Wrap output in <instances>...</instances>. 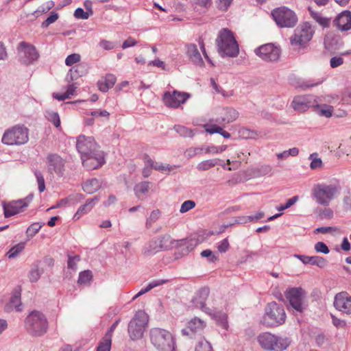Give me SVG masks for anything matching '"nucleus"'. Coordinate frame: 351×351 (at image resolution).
<instances>
[{
    "label": "nucleus",
    "instance_id": "19",
    "mask_svg": "<svg viewBox=\"0 0 351 351\" xmlns=\"http://www.w3.org/2000/svg\"><path fill=\"white\" fill-rule=\"evenodd\" d=\"M334 306L339 311L351 313V296L346 292L337 293L335 297Z\"/></svg>",
    "mask_w": 351,
    "mask_h": 351
},
{
    "label": "nucleus",
    "instance_id": "6",
    "mask_svg": "<svg viewBox=\"0 0 351 351\" xmlns=\"http://www.w3.org/2000/svg\"><path fill=\"white\" fill-rule=\"evenodd\" d=\"M271 16L276 25L281 28L293 27L298 23V17L295 13L285 6L272 10Z\"/></svg>",
    "mask_w": 351,
    "mask_h": 351
},
{
    "label": "nucleus",
    "instance_id": "1",
    "mask_svg": "<svg viewBox=\"0 0 351 351\" xmlns=\"http://www.w3.org/2000/svg\"><path fill=\"white\" fill-rule=\"evenodd\" d=\"M217 51L221 57H237L239 53V45L233 32L228 28L221 29L216 39Z\"/></svg>",
    "mask_w": 351,
    "mask_h": 351
},
{
    "label": "nucleus",
    "instance_id": "39",
    "mask_svg": "<svg viewBox=\"0 0 351 351\" xmlns=\"http://www.w3.org/2000/svg\"><path fill=\"white\" fill-rule=\"evenodd\" d=\"M165 282H166V280H154V281L149 282L148 284V285L145 289H141L137 294H136L133 297L132 300H134L136 299L139 296H141V295L146 293L147 292L149 291L150 290H152L154 287H158L159 285H161L164 284Z\"/></svg>",
    "mask_w": 351,
    "mask_h": 351
},
{
    "label": "nucleus",
    "instance_id": "49",
    "mask_svg": "<svg viewBox=\"0 0 351 351\" xmlns=\"http://www.w3.org/2000/svg\"><path fill=\"white\" fill-rule=\"evenodd\" d=\"M59 17V15L57 12L53 11L50 13L49 16L47 18L45 21H44L41 24V27L46 28L49 27L51 24L56 22Z\"/></svg>",
    "mask_w": 351,
    "mask_h": 351
},
{
    "label": "nucleus",
    "instance_id": "26",
    "mask_svg": "<svg viewBox=\"0 0 351 351\" xmlns=\"http://www.w3.org/2000/svg\"><path fill=\"white\" fill-rule=\"evenodd\" d=\"M275 339L276 336L269 332L262 333L258 337V341L261 347L268 350H272Z\"/></svg>",
    "mask_w": 351,
    "mask_h": 351
},
{
    "label": "nucleus",
    "instance_id": "27",
    "mask_svg": "<svg viewBox=\"0 0 351 351\" xmlns=\"http://www.w3.org/2000/svg\"><path fill=\"white\" fill-rule=\"evenodd\" d=\"M99 201L98 196H95L93 198L88 199L86 204L81 206L76 213L75 214L73 219L75 220L79 219L82 215L89 212L94 206L96 202Z\"/></svg>",
    "mask_w": 351,
    "mask_h": 351
},
{
    "label": "nucleus",
    "instance_id": "60",
    "mask_svg": "<svg viewBox=\"0 0 351 351\" xmlns=\"http://www.w3.org/2000/svg\"><path fill=\"white\" fill-rule=\"evenodd\" d=\"M298 200V196H293V197L288 199L286 204L285 205H280L277 208V210L279 211L284 210L290 208L293 206L297 201Z\"/></svg>",
    "mask_w": 351,
    "mask_h": 351
},
{
    "label": "nucleus",
    "instance_id": "54",
    "mask_svg": "<svg viewBox=\"0 0 351 351\" xmlns=\"http://www.w3.org/2000/svg\"><path fill=\"white\" fill-rule=\"evenodd\" d=\"M10 304L14 306L16 311L20 312L22 311L21 297L20 295H14L10 300Z\"/></svg>",
    "mask_w": 351,
    "mask_h": 351
},
{
    "label": "nucleus",
    "instance_id": "9",
    "mask_svg": "<svg viewBox=\"0 0 351 351\" xmlns=\"http://www.w3.org/2000/svg\"><path fill=\"white\" fill-rule=\"evenodd\" d=\"M313 30L308 23H304L299 25L294 34L290 38L291 45L295 47H304L311 40L313 34Z\"/></svg>",
    "mask_w": 351,
    "mask_h": 351
},
{
    "label": "nucleus",
    "instance_id": "20",
    "mask_svg": "<svg viewBox=\"0 0 351 351\" xmlns=\"http://www.w3.org/2000/svg\"><path fill=\"white\" fill-rule=\"evenodd\" d=\"M219 114L220 117H217L216 119V122L219 124L232 123L239 117L238 111L229 107H226L221 109Z\"/></svg>",
    "mask_w": 351,
    "mask_h": 351
},
{
    "label": "nucleus",
    "instance_id": "12",
    "mask_svg": "<svg viewBox=\"0 0 351 351\" xmlns=\"http://www.w3.org/2000/svg\"><path fill=\"white\" fill-rule=\"evenodd\" d=\"M254 52L265 61L275 62L279 59L281 51L279 47L268 43L256 48Z\"/></svg>",
    "mask_w": 351,
    "mask_h": 351
},
{
    "label": "nucleus",
    "instance_id": "59",
    "mask_svg": "<svg viewBox=\"0 0 351 351\" xmlns=\"http://www.w3.org/2000/svg\"><path fill=\"white\" fill-rule=\"evenodd\" d=\"M315 250L317 252L327 254L329 253V249L326 244L322 241H319L315 245Z\"/></svg>",
    "mask_w": 351,
    "mask_h": 351
},
{
    "label": "nucleus",
    "instance_id": "36",
    "mask_svg": "<svg viewBox=\"0 0 351 351\" xmlns=\"http://www.w3.org/2000/svg\"><path fill=\"white\" fill-rule=\"evenodd\" d=\"M314 110L322 117H330L332 114L333 108L330 106L324 105L323 106L319 105L313 106Z\"/></svg>",
    "mask_w": 351,
    "mask_h": 351
},
{
    "label": "nucleus",
    "instance_id": "10",
    "mask_svg": "<svg viewBox=\"0 0 351 351\" xmlns=\"http://www.w3.org/2000/svg\"><path fill=\"white\" fill-rule=\"evenodd\" d=\"M285 295L294 310L299 313L303 312L305 308L303 302L306 298V292L302 288H289L285 291Z\"/></svg>",
    "mask_w": 351,
    "mask_h": 351
},
{
    "label": "nucleus",
    "instance_id": "38",
    "mask_svg": "<svg viewBox=\"0 0 351 351\" xmlns=\"http://www.w3.org/2000/svg\"><path fill=\"white\" fill-rule=\"evenodd\" d=\"M83 69L84 66L81 64H77L72 67L69 70V73L67 74L66 80L68 82H69V80L77 79L79 76H80L82 74Z\"/></svg>",
    "mask_w": 351,
    "mask_h": 351
},
{
    "label": "nucleus",
    "instance_id": "63",
    "mask_svg": "<svg viewBox=\"0 0 351 351\" xmlns=\"http://www.w3.org/2000/svg\"><path fill=\"white\" fill-rule=\"evenodd\" d=\"M230 247V244L228 239H223L218 245L217 249L221 253L226 252Z\"/></svg>",
    "mask_w": 351,
    "mask_h": 351
},
{
    "label": "nucleus",
    "instance_id": "43",
    "mask_svg": "<svg viewBox=\"0 0 351 351\" xmlns=\"http://www.w3.org/2000/svg\"><path fill=\"white\" fill-rule=\"evenodd\" d=\"M317 156L318 154L317 153H313L309 156V159L311 160L310 167L312 169H316L322 167V160L320 158H318Z\"/></svg>",
    "mask_w": 351,
    "mask_h": 351
},
{
    "label": "nucleus",
    "instance_id": "2",
    "mask_svg": "<svg viewBox=\"0 0 351 351\" xmlns=\"http://www.w3.org/2000/svg\"><path fill=\"white\" fill-rule=\"evenodd\" d=\"M25 327L30 335L40 337L47 332L48 322L43 313L33 311L25 318Z\"/></svg>",
    "mask_w": 351,
    "mask_h": 351
},
{
    "label": "nucleus",
    "instance_id": "41",
    "mask_svg": "<svg viewBox=\"0 0 351 351\" xmlns=\"http://www.w3.org/2000/svg\"><path fill=\"white\" fill-rule=\"evenodd\" d=\"M25 248V243L21 242L13 246L7 253L9 258L16 257Z\"/></svg>",
    "mask_w": 351,
    "mask_h": 351
},
{
    "label": "nucleus",
    "instance_id": "56",
    "mask_svg": "<svg viewBox=\"0 0 351 351\" xmlns=\"http://www.w3.org/2000/svg\"><path fill=\"white\" fill-rule=\"evenodd\" d=\"M92 14H90L88 11H84L81 8H77L74 12V16L81 19H88Z\"/></svg>",
    "mask_w": 351,
    "mask_h": 351
},
{
    "label": "nucleus",
    "instance_id": "32",
    "mask_svg": "<svg viewBox=\"0 0 351 351\" xmlns=\"http://www.w3.org/2000/svg\"><path fill=\"white\" fill-rule=\"evenodd\" d=\"M290 344V341L287 337H280L276 336V339L274 343L272 350L274 351H283L286 350Z\"/></svg>",
    "mask_w": 351,
    "mask_h": 351
},
{
    "label": "nucleus",
    "instance_id": "42",
    "mask_svg": "<svg viewBox=\"0 0 351 351\" xmlns=\"http://www.w3.org/2000/svg\"><path fill=\"white\" fill-rule=\"evenodd\" d=\"M33 172L35 177L36 178L38 190L40 193H43L45 190V183L43 173L38 169H34Z\"/></svg>",
    "mask_w": 351,
    "mask_h": 351
},
{
    "label": "nucleus",
    "instance_id": "62",
    "mask_svg": "<svg viewBox=\"0 0 351 351\" xmlns=\"http://www.w3.org/2000/svg\"><path fill=\"white\" fill-rule=\"evenodd\" d=\"M232 0H217V8L223 11H226L232 3Z\"/></svg>",
    "mask_w": 351,
    "mask_h": 351
},
{
    "label": "nucleus",
    "instance_id": "17",
    "mask_svg": "<svg viewBox=\"0 0 351 351\" xmlns=\"http://www.w3.org/2000/svg\"><path fill=\"white\" fill-rule=\"evenodd\" d=\"M83 166L88 170H93L100 167L104 162V152L101 150L81 157Z\"/></svg>",
    "mask_w": 351,
    "mask_h": 351
},
{
    "label": "nucleus",
    "instance_id": "46",
    "mask_svg": "<svg viewBox=\"0 0 351 351\" xmlns=\"http://www.w3.org/2000/svg\"><path fill=\"white\" fill-rule=\"evenodd\" d=\"M160 216V211L159 210H153L150 216L147 219L145 226L147 229H149L152 224L156 222Z\"/></svg>",
    "mask_w": 351,
    "mask_h": 351
},
{
    "label": "nucleus",
    "instance_id": "18",
    "mask_svg": "<svg viewBox=\"0 0 351 351\" xmlns=\"http://www.w3.org/2000/svg\"><path fill=\"white\" fill-rule=\"evenodd\" d=\"M169 238V236L163 235L151 240L143 248V254L146 256H151L164 249V243L167 241Z\"/></svg>",
    "mask_w": 351,
    "mask_h": 351
},
{
    "label": "nucleus",
    "instance_id": "51",
    "mask_svg": "<svg viewBox=\"0 0 351 351\" xmlns=\"http://www.w3.org/2000/svg\"><path fill=\"white\" fill-rule=\"evenodd\" d=\"M239 134H240L241 136H242V138H246V139L255 138L256 136H257L256 132H255L254 130H251L245 128H241L239 130Z\"/></svg>",
    "mask_w": 351,
    "mask_h": 351
},
{
    "label": "nucleus",
    "instance_id": "21",
    "mask_svg": "<svg viewBox=\"0 0 351 351\" xmlns=\"http://www.w3.org/2000/svg\"><path fill=\"white\" fill-rule=\"evenodd\" d=\"M337 28L341 31H348L351 29V12L344 10L341 12L334 21Z\"/></svg>",
    "mask_w": 351,
    "mask_h": 351
},
{
    "label": "nucleus",
    "instance_id": "48",
    "mask_svg": "<svg viewBox=\"0 0 351 351\" xmlns=\"http://www.w3.org/2000/svg\"><path fill=\"white\" fill-rule=\"evenodd\" d=\"M46 117L50 122L53 123V124L54 125V126L56 128L60 127V117H59V114H58V112H53V111L47 112Z\"/></svg>",
    "mask_w": 351,
    "mask_h": 351
},
{
    "label": "nucleus",
    "instance_id": "13",
    "mask_svg": "<svg viewBox=\"0 0 351 351\" xmlns=\"http://www.w3.org/2000/svg\"><path fill=\"white\" fill-rule=\"evenodd\" d=\"M76 147L82 156H89L90 154L99 151V146L95 139L91 136H80L77 139Z\"/></svg>",
    "mask_w": 351,
    "mask_h": 351
},
{
    "label": "nucleus",
    "instance_id": "52",
    "mask_svg": "<svg viewBox=\"0 0 351 351\" xmlns=\"http://www.w3.org/2000/svg\"><path fill=\"white\" fill-rule=\"evenodd\" d=\"M91 278H92L91 272L89 270H86V271H82L80 274L77 282L79 284H86L87 282H89L90 280H91Z\"/></svg>",
    "mask_w": 351,
    "mask_h": 351
},
{
    "label": "nucleus",
    "instance_id": "44",
    "mask_svg": "<svg viewBox=\"0 0 351 351\" xmlns=\"http://www.w3.org/2000/svg\"><path fill=\"white\" fill-rule=\"evenodd\" d=\"M175 130L182 136L192 137L194 135L193 131L182 125H175Z\"/></svg>",
    "mask_w": 351,
    "mask_h": 351
},
{
    "label": "nucleus",
    "instance_id": "61",
    "mask_svg": "<svg viewBox=\"0 0 351 351\" xmlns=\"http://www.w3.org/2000/svg\"><path fill=\"white\" fill-rule=\"evenodd\" d=\"M271 170H272V168L270 165H261L259 167L256 168V172H257V173L259 176H265V175H267L269 173H270L271 171Z\"/></svg>",
    "mask_w": 351,
    "mask_h": 351
},
{
    "label": "nucleus",
    "instance_id": "47",
    "mask_svg": "<svg viewBox=\"0 0 351 351\" xmlns=\"http://www.w3.org/2000/svg\"><path fill=\"white\" fill-rule=\"evenodd\" d=\"M310 260L311 265L317 266L319 268L325 267L328 263L326 258L318 256H311Z\"/></svg>",
    "mask_w": 351,
    "mask_h": 351
},
{
    "label": "nucleus",
    "instance_id": "24",
    "mask_svg": "<svg viewBox=\"0 0 351 351\" xmlns=\"http://www.w3.org/2000/svg\"><path fill=\"white\" fill-rule=\"evenodd\" d=\"M186 55L191 61L197 66H203L204 61L200 53L199 52L197 45L195 44H188L186 45Z\"/></svg>",
    "mask_w": 351,
    "mask_h": 351
},
{
    "label": "nucleus",
    "instance_id": "30",
    "mask_svg": "<svg viewBox=\"0 0 351 351\" xmlns=\"http://www.w3.org/2000/svg\"><path fill=\"white\" fill-rule=\"evenodd\" d=\"M145 164L147 166H149L152 169L159 171H169L171 168L169 165H164L160 162H155L147 154L143 156Z\"/></svg>",
    "mask_w": 351,
    "mask_h": 351
},
{
    "label": "nucleus",
    "instance_id": "35",
    "mask_svg": "<svg viewBox=\"0 0 351 351\" xmlns=\"http://www.w3.org/2000/svg\"><path fill=\"white\" fill-rule=\"evenodd\" d=\"M151 182H141L136 184L134 186V191L136 196L141 199V196L143 194H145L148 192L150 187Z\"/></svg>",
    "mask_w": 351,
    "mask_h": 351
},
{
    "label": "nucleus",
    "instance_id": "64",
    "mask_svg": "<svg viewBox=\"0 0 351 351\" xmlns=\"http://www.w3.org/2000/svg\"><path fill=\"white\" fill-rule=\"evenodd\" d=\"M343 64V59L340 56L332 57L330 60V66L332 68H337Z\"/></svg>",
    "mask_w": 351,
    "mask_h": 351
},
{
    "label": "nucleus",
    "instance_id": "4",
    "mask_svg": "<svg viewBox=\"0 0 351 351\" xmlns=\"http://www.w3.org/2000/svg\"><path fill=\"white\" fill-rule=\"evenodd\" d=\"M29 141V129L24 125L18 124L6 130L1 141L7 145H21Z\"/></svg>",
    "mask_w": 351,
    "mask_h": 351
},
{
    "label": "nucleus",
    "instance_id": "34",
    "mask_svg": "<svg viewBox=\"0 0 351 351\" xmlns=\"http://www.w3.org/2000/svg\"><path fill=\"white\" fill-rule=\"evenodd\" d=\"M219 161L217 158L203 160L197 164L196 168L199 171H205L216 166Z\"/></svg>",
    "mask_w": 351,
    "mask_h": 351
},
{
    "label": "nucleus",
    "instance_id": "50",
    "mask_svg": "<svg viewBox=\"0 0 351 351\" xmlns=\"http://www.w3.org/2000/svg\"><path fill=\"white\" fill-rule=\"evenodd\" d=\"M112 339L108 337H104L99 343L97 351H110Z\"/></svg>",
    "mask_w": 351,
    "mask_h": 351
},
{
    "label": "nucleus",
    "instance_id": "3",
    "mask_svg": "<svg viewBox=\"0 0 351 351\" xmlns=\"http://www.w3.org/2000/svg\"><path fill=\"white\" fill-rule=\"evenodd\" d=\"M152 344L158 351H175L173 335L167 330L154 328L149 332Z\"/></svg>",
    "mask_w": 351,
    "mask_h": 351
},
{
    "label": "nucleus",
    "instance_id": "14",
    "mask_svg": "<svg viewBox=\"0 0 351 351\" xmlns=\"http://www.w3.org/2000/svg\"><path fill=\"white\" fill-rule=\"evenodd\" d=\"M20 61L25 64H29L36 60L38 53L34 46L25 42H21L19 47Z\"/></svg>",
    "mask_w": 351,
    "mask_h": 351
},
{
    "label": "nucleus",
    "instance_id": "37",
    "mask_svg": "<svg viewBox=\"0 0 351 351\" xmlns=\"http://www.w3.org/2000/svg\"><path fill=\"white\" fill-rule=\"evenodd\" d=\"M311 16L313 19L317 22L323 27L329 26L330 20L327 18L323 17L319 13L313 11L311 8H308Z\"/></svg>",
    "mask_w": 351,
    "mask_h": 351
},
{
    "label": "nucleus",
    "instance_id": "31",
    "mask_svg": "<svg viewBox=\"0 0 351 351\" xmlns=\"http://www.w3.org/2000/svg\"><path fill=\"white\" fill-rule=\"evenodd\" d=\"M39 265L40 261H36L31 266V269L28 273V278L32 282H37L43 273V271L40 269Z\"/></svg>",
    "mask_w": 351,
    "mask_h": 351
},
{
    "label": "nucleus",
    "instance_id": "29",
    "mask_svg": "<svg viewBox=\"0 0 351 351\" xmlns=\"http://www.w3.org/2000/svg\"><path fill=\"white\" fill-rule=\"evenodd\" d=\"M101 187L100 182L96 178H91L86 180L82 185L84 192L92 194L96 192Z\"/></svg>",
    "mask_w": 351,
    "mask_h": 351
},
{
    "label": "nucleus",
    "instance_id": "5",
    "mask_svg": "<svg viewBox=\"0 0 351 351\" xmlns=\"http://www.w3.org/2000/svg\"><path fill=\"white\" fill-rule=\"evenodd\" d=\"M286 314L281 304L275 302L269 303L265 308L263 322L269 326H276L285 322Z\"/></svg>",
    "mask_w": 351,
    "mask_h": 351
},
{
    "label": "nucleus",
    "instance_id": "28",
    "mask_svg": "<svg viewBox=\"0 0 351 351\" xmlns=\"http://www.w3.org/2000/svg\"><path fill=\"white\" fill-rule=\"evenodd\" d=\"M116 82V77L112 74H108L104 78L100 80L97 82V86L101 92L106 93L110 88L113 87Z\"/></svg>",
    "mask_w": 351,
    "mask_h": 351
},
{
    "label": "nucleus",
    "instance_id": "23",
    "mask_svg": "<svg viewBox=\"0 0 351 351\" xmlns=\"http://www.w3.org/2000/svg\"><path fill=\"white\" fill-rule=\"evenodd\" d=\"M312 102L309 96H297L292 101L293 109L299 112L306 111L311 106Z\"/></svg>",
    "mask_w": 351,
    "mask_h": 351
},
{
    "label": "nucleus",
    "instance_id": "33",
    "mask_svg": "<svg viewBox=\"0 0 351 351\" xmlns=\"http://www.w3.org/2000/svg\"><path fill=\"white\" fill-rule=\"evenodd\" d=\"M206 326V324L199 318L194 317L188 323V329L193 332H197L202 330Z\"/></svg>",
    "mask_w": 351,
    "mask_h": 351
},
{
    "label": "nucleus",
    "instance_id": "16",
    "mask_svg": "<svg viewBox=\"0 0 351 351\" xmlns=\"http://www.w3.org/2000/svg\"><path fill=\"white\" fill-rule=\"evenodd\" d=\"M189 95L186 93H181L177 90L165 93L163 101L165 104L171 108H178L181 104H184L189 98Z\"/></svg>",
    "mask_w": 351,
    "mask_h": 351
},
{
    "label": "nucleus",
    "instance_id": "40",
    "mask_svg": "<svg viewBox=\"0 0 351 351\" xmlns=\"http://www.w3.org/2000/svg\"><path fill=\"white\" fill-rule=\"evenodd\" d=\"M44 224V223L38 222L33 223L31 224L26 230L27 240H30L32 238H33L38 232Z\"/></svg>",
    "mask_w": 351,
    "mask_h": 351
},
{
    "label": "nucleus",
    "instance_id": "58",
    "mask_svg": "<svg viewBox=\"0 0 351 351\" xmlns=\"http://www.w3.org/2000/svg\"><path fill=\"white\" fill-rule=\"evenodd\" d=\"M80 60V55L78 53H72L71 55H69L66 60H65V64L67 66H71L75 63L78 62Z\"/></svg>",
    "mask_w": 351,
    "mask_h": 351
},
{
    "label": "nucleus",
    "instance_id": "15",
    "mask_svg": "<svg viewBox=\"0 0 351 351\" xmlns=\"http://www.w3.org/2000/svg\"><path fill=\"white\" fill-rule=\"evenodd\" d=\"M32 198L33 195H29L25 199L27 202L24 199H18L16 201H12L8 204H3V207L5 217H10L23 211V208L28 206L29 202L32 201Z\"/></svg>",
    "mask_w": 351,
    "mask_h": 351
},
{
    "label": "nucleus",
    "instance_id": "25",
    "mask_svg": "<svg viewBox=\"0 0 351 351\" xmlns=\"http://www.w3.org/2000/svg\"><path fill=\"white\" fill-rule=\"evenodd\" d=\"M178 246L182 247L183 254H186L193 250L200 241L195 237H191L187 239L180 240L177 241Z\"/></svg>",
    "mask_w": 351,
    "mask_h": 351
},
{
    "label": "nucleus",
    "instance_id": "8",
    "mask_svg": "<svg viewBox=\"0 0 351 351\" xmlns=\"http://www.w3.org/2000/svg\"><path fill=\"white\" fill-rule=\"evenodd\" d=\"M337 192L338 189L336 186L323 183L314 186L312 195L319 204L328 206Z\"/></svg>",
    "mask_w": 351,
    "mask_h": 351
},
{
    "label": "nucleus",
    "instance_id": "11",
    "mask_svg": "<svg viewBox=\"0 0 351 351\" xmlns=\"http://www.w3.org/2000/svg\"><path fill=\"white\" fill-rule=\"evenodd\" d=\"M47 173L62 176L64 171L65 160L57 154H49L46 157Z\"/></svg>",
    "mask_w": 351,
    "mask_h": 351
},
{
    "label": "nucleus",
    "instance_id": "53",
    "mask_svg": "<svg viewBox=\"0 0 351 351\" xmlns=\"http://www.w3.org/2000/svg\"><path fill=\"white\" fill-rule=\"evenodd\" d=\"M204 151V147H190L187 149L185 152V156L187 158H191L195 157V156L199 154Z\"/></svg>",
    "mask_w": 351,
    "mask_h": 351
},
{
    "label": "nucleus",
    "instance_id": "57",
    "mask_svg": "<svg viewBox=\"0 0 351 351\" xmlns=\"http://www.w3.org/2000/svg\"><path fill=\"white\" fill-rule=\"evenodd\" d=\"M54 5L55 3L53 1H48L45 4L38 7V8L35 11V13H46L49 12Z\"/></svg>",
    "mask_w": 351,
    "mask_h": 351
},
{
    "label": "nucleus",
    "instance_id": "45",
    "mask_svg": "<svg viewBox=\"0 0 351 351\" xmlns=\"http://www.w3.org/2000/svg\"><path fill=\"white\" fill-rule=\"evenodd\" d=\"M195 351H213L210 343L204 338L199 340L195 347Z\"/></svg>",
    "mask_w": 351,
    "mask_h": 351
},
{
    "label": "nucleus",
    "instance_id": "22",
    "mask_svg": "<svg viewBox=\"0 0 351 351\" xmlns=\"http://www.w3.org/2000/svg\"><path fill=\"white\" fill-rule=\"evenodd\" d=\"M209 293L210 291L208 287L200 289L191 301L193 306L206 312L208 308L206 307V301L209 295Z\"/></svg>",
    "mask_w": 351,
    "mask_h": 351
},
{
    "label": "nucleus",
    "instance_id": "55",
    "mask_svg": "<svg viewBox=\"0 0 351 351\" xmlns=\"http://www.w3.org/2000/svg\"><path fill=\"white\" fill-rule=\"evenodd\" d=\"M195 206V202L192 200H186L184 202L180 207V212L181 213H186L191 209L193 208Z\"/></svg>",
    "mask_w": 351,
    "mask_h": 351
},
{
    "label": "nucleus",
    "instance_id": "7",
    "mask_svg": "<svg viewBox=\"0 0 351 351\" xmlns=\"http://www.w3.org/2000/svg\"><path fill=\"white\" fill-rule=\"evenodd\" d=\"M148 316L143 311H138L128 324V333L132 340L140 339L143 337L145 328L147 326Z\"/></svg>",
    "mask_w": 351,
    "mask_h": 351
}]
</instances>
